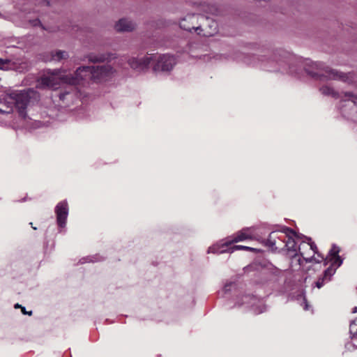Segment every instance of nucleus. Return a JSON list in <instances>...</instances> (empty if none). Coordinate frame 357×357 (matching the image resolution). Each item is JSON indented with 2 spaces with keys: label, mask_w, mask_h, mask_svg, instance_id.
<instances>
[{
  "label": "nucleus",
  "mask_w": 357,
  "mask_h": 357,
  "mask_svg": "<svg viewBox=\"0 0 357 357\" xmlns=\"http://www.w3.org/2000/svg\"><path fill=\"white\" fill-rule=\"evenodd\" d=\"M193 24H186L185 22H183L182 25L184 27V30L192 32L195 31L198 35L209 37L213 36L218 31V24L217 22L208 17L201 15L199 18V24L196 26V24L193 22Z\"/></svg>",
  "instance_id": "7"
},
{
  "label": "nucleus",
  "mask_w": 357,
  "mask_h": 357,
  "mask_svg": "<svg viewBox=\"0 0 357 357\" xmlns=\"http://www.w3.org/2000/svg\"><path fill=\"white\" fill-rule=\"evenodd\" d=\"M86 262H89V261H93V260L92 259H89V261H86Z\"/></svg>",
  "instance_id": "37"
},
{
  "label": "nucleus",
  "mask_w": 357,
  "mask_h": 357,
  "mask_svg": "<svg viewBox=\"0 0 357 357\" xmlns=\"http://www.w3.org/2000/svg\"><path fill=\"white\" fill-rule=\"evenodd\" d=\"M236 287L235 282H227L222 290L221 291L220 294H222V296H226L227 294H229L231 289H233Z\"/></svg>",
  "instance_id": "26"
},
{
  "label": "nucleus",
  "mask_w": 357,
  "mask_h": 357,
  "mask_svg": "<svg viewBox=\"0 0 357 357\" xmlns=\"http://www.w3.org/2000/svg\"><path fill=\"white\" fill-rule=\"evenodd\" d=\"M254 228L253 227H245L242 230L238 231L236 234L232 236L227 238L225 240L222 241L216 244L213 245L208 249V253L213 254H222L227 251L225 248H227L232 243L243 241L247 239H252L254 238Z\"/></svg>",
  "instance_id": "5"
},
{
  "label": "nucleus",
  "mask_w": 357,
  "mask_h": 357,
  "mask_svg": "<svg viewBox=\"0 0 357 357\" xmlns=\"http://www.w3.org/2000/svg\"><path fill=\"white\" fill-rule=\"evenodd\" d=\"M26 20L29 22V24L33 26H38V25H40V20L38 19V17H37L35 19H31L30 17L27 16L26 17Z\"/></svg>",
  "instance_id": "31"
},
{
  "label": "nucleus",
  "mask_w": 357,
  "mask_h": 357,
  "mask_svg": "<svg viewBox=\"0 0 357 357\" xmlns=\"http://www.w3.org/2000/svg\"><path fill=\"white\" fill-rule=\"evenodd\" d=\"M291 257L290 266L293 271H298L301 269L303 259L302 260L298 253L289 255Z\"/></svg>",
  "instance_id": "23"
},
{
  "label": "nucleus",
  "mask_w": 357,
  "mask_h": 357,
  "mask_svg": "<svg viewBox=\"0 0 357 357\" xmlns=\"http://www.w3.org/2000/svg\"><path fill=\"white\" fill-rule=\"evenodd\" d=\"M241 302L238 301L237 305L238 307L248 304L253 307L255 313L259 314L265 311L266 307L256 297L250 295H245L241 298Z\"/></svg>",
  "instance_id": "14"
},
{
  "label": "nucleus",
  "mask_w": 357,
  "mask_h": 357,
  "mask_svg": "<svg viewBox=\"0 0 357 357\" xmlns=\"http://www.w3.org/2000/svg\"><path fill=\"white\" fill-rule=\"evenodd\" d=\"M349 333L351 338H357V318L351 321L349 325Z\"/></svg>",
  "instance_id": "27"
},
{
  "label": "nucleus",
  "mask_w": 357,
  "mask_h": 357,
  "mask_svg": "<svg viewBox=\"0 0 357 357\" xmlns=\"http://www.w3.org/2000/svg\"><path fill=\"white\" fill-rule=\"evenodd\" d=\"M330 261H332L331 265L329 267H332L333 268H337V267L340 266L342 264V260L340 258V256L334 257L332 258H330Z\"/></svg>",
  "instance_id": "28"
},
{
  "label": "nucleus",
  "mask_w": 357,
  "mask_h": 357,
  "mask_svg": "<svg viewBox=\"0 0 357 357\" xmlns=\"http://www.w3.org/2000/svg\"><path fill=\"white\" fill-rule=\"evenodd\" d=\"M340 252V248L339 247L336 246L335 245H333L331 249L329 251L328 256L326 257V260H328V258H332L334 257L339 256Z\"/></svg>",
  "instance_id": "30"
},
{
  "label": "nucleus",
  "mask_w": 357,
  "mask_h": 357,
  "mask_svg": "<svg viewBox=\"0 0 357 357\" xmlns=\"http://www.w3.org/2000/svg\"><path fill=\"white\" fill-rule=\"evenodd\" d=\"M22 312L23 314H28L29 316L32 314V311L27 312L24 307H22Z\"/></svg>",
  "instance_id": "32"
},
{
  "label": "nucleus",
  "mask_w": 357,
  "mask_h": 357,
  "mask_svg": "<svg viewBox=\"0 0 357 357\" xmlns=\"http://www.w3.org/2000/svg\"><path fill=\"white\" fill-rule=\"evenodd\" d=\"M136 27V24L132 20L123 18L116 24L115 28L118 31H131Z\"/></svg>",
  "instance_id": "19"
},
{
  "label": "nucleus",
  "mask_w": 357,
  "mask_h": 357,
  "mask_svg": "<svg viewBox=\"0 0 357 357\" xmlns=\"http://www.w3.org/2000/svg\"><path fill=\"white\" fill-rule=\"evenodd\" d=\"M304 302H305V307H304V309L305 310H307L308 309V305L306 303V301L304 299Z\"/></svg>",
  "instance_id": "34"
},
{
  "label": "nucleus",
  "mask_w": 357,
  "mask_h": 357,
  "mask_svg": "<svg viewBox=\"0 0 357 357\" xmlns=\"http://www.w3.org/2000/svg\"><path fill=\"white\" fill-rule=\"evenodd\" d=\"M39 98L37 91L33 89L24 91H15L10 93H0V125L6 122V117L9 116L15 107L19 114L26 117V108L27 105Z\"/></svg>",
  "instance_id": "1"
},
{
  "label": "nucleus",
  "mask_w": 357,
  "mask_h": 357,
  "mask_svg": "<svg viewBox=\"0 0 357 357\" xmlns=\"http://www.w3.org/2000/svg\"><path fill=\"white\" fill-rule=\"evenodd\" d=\"M342 115L353 121H357V96L347 92L344 94L340 104Z\"/></svg>",
  "instance_id": "9"
},
{
  "label": "nucleus",
  "mask_w": 357,
  "mask_h": 357,
  "mask_svg": "<svg viewBox=\"0 0 357 357\" xmlns=\"http://www.w3.org/2000/svg\"><path fill=\"white\" fill-rule=\"evenodd\" d=\"M321 93L324 96H331L335 98H338V93L334 90L333 88L324 85L320 88Z\"/></svg>",
  "instance_id": "24"
},
{
  "label": "nucleus",
  "mask_w": 357,
  "mask_h": 357,
  "mask_svg": "<svg viewBox=\"0 0 357 357\" xmlns=\"http://www.w3.org/2000/svg\"><path fill=\"white\" fill-rule=\"evenodd\" d=\"M55 213L56 215V222L58 226L60 228L65 227L68 215V205L66 200L57 204L55 207Z\"/></svg>",
  "instance_id": "15"
},
{
  "label": "nucleus",
  "mask_w": 357,
  "mask_h": 357,
  "mask_svg": "<svg viewBox=\"0 0 357 357\" xmlns=\"http://www.w3.org/2000/svg\"><path fill=\"white\" fill-rule=\"evenodd\" d=\"M86 58L89 62L91 63H103L109 61L114 59L115 56L112 53H90L87 55Z\"/></svg>",
  "instance_id": "17"
},
{
  "label": "nucleus",
  "mask_w": 357,
  "mask_h": 357,
  "mask_svg": "<svg viewBox=\"0 0 357 357\" xmlns=\"http://www.w3.org/2000/svg\"><path fill=\"white\" fill-rule=\"evenodd\" d=\"M352 312L353 313H356L357 312V307H355L353 308Z\"/></svg>",
  "instance_id": "35"
},
{
  "label": "nucleus",
  "mask_w": 357,
  "mask_h": 357,
  "mask_svg": "<svg viewBox=\"0 0 357 357\" xmlns=\"http://www.w3.org/2000/svg\"><path fill=\"white\" fill-rule=\"evenodd\" d=\"M92 82V73L90 66L79 67L74 74L67 75V84L71 88L70 91L65 90L59 95L62 101L72 100L75 96L73 89L77 86H86Z\"/></svg>",
  "instance_id": "4"
},
{
  "label": "nucleus",
  "mask_w": 357,
  "mask_h": 357,
  "mask_svg": "<svg viewBox=\"0 0 357 357\" xmlns=\"http://www.w3.org/2000/svg\"><path fill=\"white\" fill-rule=\"evenodd\" d=\"M291 56L284 52H278L267 58L266 56H253L249 64L259 67L268 72H280L291 75H298L296 66L291 62Z\"/></svg>",
  "instance_id": "2"
},
{
  "label": "nucleus",
  "mask_w": 357,
  "mask_h": 357,
  "mask_svg": "<svg viewBox=\"0 0 357 357\" xmlns=\"http://www.w3.org/2000/svg\"><path fill=\"white\" fill-rule=\"evenodd\" d=\"M335 268L328 267L324 271V275L319 278L315 282V285L317 288L320 289L325 282L331 280V277L335 274Z\"/></svg>",
  "instance_id": "20"
},
{
  "label": "nucleus",
  "mask_w": 357,
  "mask_h": 357,
  "mask_svg": "<svg viewBox=\"0 0 357 357\" xmlns=\"http://www.w3.org/2000/svg\"><path fill=\"white\" fill-rule=\"evenodd\" d=\"M203 10L206 13L211 15H217L218 13V8L215 5L206 4L203 6Z\"/></svg>",
  "instance_id": "25"
},
{
  "label": "nucleus",
  "mask_w": 357,
  "mask_h": 357,
  "mask_svg": "<svg viewBox=\"0 0 357 357\" xmlns=\"http://www.w3.org/2000/svg\"><path fill=\"white\" fill-rule=\"evenodd\" d=\"M67 84V74L62 69L47 70L38 80V86L41 88L57 89L61 84Z\"/></svg>",
  "instance_id": "6"
},
{
  "label": "nucleus",
  "mask_w": 357,
  "mask_h": 357,
  "mask_svg": "<svg viewBox=\"0 0 357 357\" xmlns=\"http://www.w3.org/2000/svg\"><path fill=\"white\" fill-rule=\"evenodd\" d=\"M225 249L227 250V251L226 252L231 253L237 250H251L252 248L250 247L243 246V245H233V246L229 245L227 248H225Z\"/></svg>",
  "instance_id": "29"
},
{
  "label": "nucleus",
  "mask_w": 357,
  "mask_h": 357,
  "mask_svg": "<svg viewBox=\"0 0 357 357\" xmlns=\"http://www.w3.org/2000/svg\"><path fill=\"white\" fill-rule=\"evenodd\" d=\"M153 61V54H149L141 58L131 57L128 60V63L132 69L141 72L147 69Z\"/></svg>",
  "instance_id": "13"
},
{
  "label": "nucleus",
  "mask_w": 357,
  "mask_h": 357,
  "mask_svg": "<svg viewBox=\"0 0 357 357\" xmlns=\"http://www.w3.org/2000/svg\"><path fill=\"white\" fill-rule=\"evenodd\" d=\"M69 56L68 53L66 51L63 50H56L55 52H52L50 58L45 59L46 61H60L63 59H66Z\"/></svg>",
  "instance_id": "22"
},
{
  "label": "nucleus",
  "mask_w": 357,
  "mask_h": 357,
  "mask_svg": "<svg viewBox=\"0 0 357 357\" xmlns=\"http://www.w3.org/2000/svg\"><path fill=\"white\" fill-rule=\"evenodd\" d=\"M303 68L307 75L317 80L333 79L349 84L351 83L354 80V73L339 72L320 61L305 60L303 63Z\"/></svg>",
  "instance_id": "3"
},
{
  "label": "nucleus",
  "mask_w": 357,
  "mask_h": 357,
  "mask_svg": "<svg viewBox=\"0 0 357 357\" xmlns=\"http://www.w3.org/2000/svg\"><path fill=\"white\" fill-rule=\"evenodd\" d=\"M202 15L199 14H195V13H190L186 15L185 17L181 19L179 25L180 27L184 30V27H183V22H185L186 24L192 25L193 22L196 24V26L199 25V18L201 17Z\"/></svg>",
  "instance_id": "21"
},
{
  "label": "nucleus",
  "mask_w": 357,
  "mask_h": 357,
  "mask_svg": "<svg viewBox=\"0 0 357 357\" xmlns=\"http://www.w3.org/2000/svg\"><path fill=\"white\" fill-rule=\"evenodd\" d=\"M304 238L305 241H303L298 246V255L302 257L306 263H320L324 259V257L318 252L316 244L311 242L310 238L304 236Z\"/></svg>",
  "instance_id": "8"
},
{
  "label": "nucleus",
  "mask_w": 357,
  "mask_h": 357,
  "mask_svg": "<svg viewBox=\"0 0 357 357\" xmlns=\"http://www.w3.org/2000/svg\"><path fill=\"white\" fill-rule=\"evenodd\" d=\"M285 234L282 233V230L279 231H272L268 239L266 240V245L273 250H282L283 249V244L284 243Z\"/></svg>",
  "instance_id": "16"
},
{
  "label": "nucleus",
  "mask_w": 357,
  "mask_h": 357,
  "mask_svg": "<svg viewBox=\"0 0 357 357\" xmlns=\"http://www.w3.org/2000/svg\"><path fill=\"white\" fill-rule=\"evenodd\" d=\"M14 307H15V308H16V309H17V308H21V309H22V307H23V306H22L21 305H20V304H18V303H16V304L15 305V306H14Z\"/></svg>",
  "instance_id": "33"
},
{
  "label": "nucleus",
  "mask_w": 357,
  "mask_h": 357,
  "mask_svg": "<svg viewBox=\"0 0 357 357\" xmlns=\"http://www.w3.org/2000/svg\"><path fill=\"white\" fill-rule=\"evenodd\" d=\"M282 233L285 234V236H284V243L283 244V248H286L289 255L298 253L296 243L293 237L298 238L300 237L299 235L289 227H284L282 229Z\"/></svg>",
  "instance_id": "12"
},
{
  "label": "nucleus",
  "mask_w": 357,
  "mask_h": 357,
  "mask_svg": "<svg viewBox=\"0 0 357 357\" xmlns=\"http://www.w3.org/2000/svg\"><path fill=\"white\" fill-rule=\"evenodd\" d=\"M92 73V82L100 83L112 78L116 74V69L110 65L90 66Z\"/></svg>",
  "instance_id": "10"
},
{
  "label": "nucleus",
  "mask_w": 357,
  "mask_h": 357,
  "mask_svg": "<svg viewBox=\"0 0 357 357\" xmlns=\"http://www.w3.org/2000/svg\"><path fill=\"white\" fill-rule=\"evenodd\" d=\"M34 12L39 13L40 10L39 9H36Z\"/></svg>",
  "instance_id": "36"
},
{
  "label": "nucleus",
  "mask_w": 357,
  "mask_h": 357,
  "mask_svg": "<svg viewBox=\"0 0 357 357\" xmlns=\"http://www.w3.org/2000/svg\"><path fill=\"white\" fill-rule=\"evenodd\" d=\"M153 61H155L153 66V70L155 72H169L176 63L175 57L168 54L153 55Z\"/></svg>",
  "instance_id": "11"
},
{
  "label": "nucleus",
  "mask_w": 357,
  "mask_h": 357,
  "mask_svg": "<svg viewBox=\"0 0 357 357\" xmlns=\"http://www.w3.org/2000/svg\"><path fill=\"white\" fill-rule=\"evenodd\" d=\"M26 64L25 63H21L19 66H17L15 62H13L10 59H3L0 58V69L3 70H15L19 72H22L26 68Z\"/></svg>",
  "instance_id": "18"
}]
</instances>
